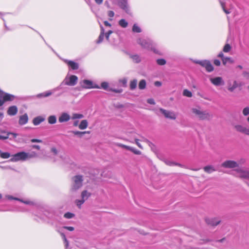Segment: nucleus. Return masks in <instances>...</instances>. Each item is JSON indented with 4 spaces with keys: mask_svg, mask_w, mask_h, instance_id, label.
<instances>
[{
    "mask_svg": "<svg viewBox=\"0 0 249 249\" xmlns=\"http://www.w3.org/2000/svg\"><path fill=\"white\" fill-rule=\"evenodd\" d=\"M36 156V154L35 152L32 154H29L28 153L22 151L12 155L10 160L12 162H17L20 160L24 161Z\"/></svg>",
    "mask_w": 249,
    "mask_h": 249,
    "instance_id": "1",
    "label": "nucleus"
},
{
    "mask_svg": "<svg viewBox=\"0 0 249 249\" xmlns=\"http://www.w3.org/2000/svg\"><path fill=\"white\" fill-rule=\"evenodd\" d=\"M137 43L144 49L153 51L156 53H159V51L156 48L155 44L150 40L139 38L137 40Z\"/></svg>",
    "mask_w": 249,
    "mask_h": 249,
    "instance_id": "2",
    "label": "nucleus"
},
{
    "mask_svg": "<svg viewBox=\"0 0 249 249\" xmlns=\"http://www.w3.org/2000/svg\"><path fill=\"white\" fill-rule=\"evenodd\" d=\"M192 111L199 120H208L212 118V115L206 111H203L196 108H192Z\"/></svg>",
    "mask_w": 249,
    "mask_h": 249,
    "instance_id": "3",
    "label": "nucleus"
},
{
    "mask_svg": "<svg viewBox=\"0 0 249 249\" xmlns=\"http://www.w3.org/2000/svg\"><path fill=\"white\" fill-rule=\"evenodd\" d=\"M14 98V95L5 93L0 89V107L2 106L5 102L13 101Z\"/></svg>",
    "mask_w": 249,
    "mask_h": 249,
    "instance_id": "4",
    "label": "nucleus"
},
{
    "mask_svg": "<svg viewBox=\"0 0 249 249\" xmlns=\"http://www.w3.org/2000/svg\"><path fill=\"white\" fill-rule=\"evenodd\" d=\"M73 181L71 190L75 191L82 186L83 177L80 175L75 176L73 178Z\"/></svg>",
    "mask_w": 249,
    "mask_h": 249,
    "instance_id": "5",
    "label": "nucleus"
},
{
    "mask_svg": "<svg viewBox=\"0 0 249 249\" xmlns=\"http://www.w3.org/2000/svg\"><path fill=\"white\" fill-rule=\"evenodd\" d=\"M81 87L83 89H99L98 85L94 84L89 80H84L80 82Z\"/></svg>",
    "mask_w": 249,
    "mask_h": 249,
    "instance_id": "6",
    "label": "nucleus"
},
{
    "mask_svg": "<svg viewBox=\"0 0 249 249\" xmlns=\"http://www.w3.org/2000/svg\"><path fill=\"white\" fill-rule=\"evenodd\" d=\"M196 63L204 68L208 72H211L213 71V67L211 62L209 60L199 61Z\"/></svg>",
    "mask_w": 249,
    "mask_h": 249,
    "instance_id": "7",
    "label": "nucleus"
},
{
    "mask_svg": "<svg viewBox=\"0 0 249 249\" xmlns=\"http://www.w3.org/2000/svg\"><path fill=\"white\" fill-rule=\"evenodd\" d=\"M160 111L166 118L170 119L171 120H175L176 119V115L175 113L172 111H170L163 108H160Z\"/></svg>",
    "mask_w": 249,
    "mask_h": 249,
    "instance_id": "8",
    "label": "nucleus"
},
{
    "mask_svg": "<svg viewBox=\"0 0 249 249\" xmlns=\"http://www.w3.org/2000/svg\"><path fill=\"white\" fill-rule=\"evenodd\" d=\"M78 77L76 75H71L69 79H65V84L67 86H73L77 82Z\"/></svg>",
    "mask_w": 249,
    "mask_h": 249,
    "instance_id": "9",
    "label": "nucleus"
},
{
    "mask_svg": "<svg viewBox=\"0 0 249 249\" xmlns=\"http://www.w3.org/2000/svg\"><path fill=\"white\" fill-rule=\"evenodd\" d=\"M221 166L224 168H233L238 167V164L234 160H228L223 162L222 163Z\"/></svg>",
    "mask_w": 249,
    "mask_h": 249,
    "instance_id": "10",
    "label": "nucleus"
},
{
    "mask_svg": "<svg viewBox=\"0 0 249 249\" xmlns=\"http://www.w3.org/2000/svg\"><path fill=\"white\" fill-rule=\"evenodd\" d=\"M206 223L211 226H216L220 223V220L216 218H205Z\"/></svg>",
    "mask_w": 249,
    "mask_h": 249,
    "instance_id": "11",
    "label": "nucleus"
},
{
    "mask_svg": "<svg viewBox=\"0 0 249 249\" xmlns=\"http://www.w3.org/2000/svg\"><path fill=\"white\" fill-rule=\"evenodd\" d=\"M237 176L240 178L249 179V171L243 169H237Z\"/></svg>",
    "mask_w": 249,
    "mask_h": 249,
    "instance_id": "12",
    "label": "nucleus"
},
{
    "mask_svg": "<svg viewBox=\"0 0 249 249\" xmlns=\"http://www.w3.org/2000/svg\"><path fill=\"white\" fill-rule=\"evenodd\" d=\"M10 135H12L14 138H16L17 136V134L16 133L1 131L0 132V140H6Z\"/></svg>",
    "mask_w": 249,
    "mask_h": 249,
    "instance_id": "13",
    "label": "nucleus"
},
{
    "mask_svg": "<svg viewBox=\"0 0 249 249\" xmlns=\"http://www.w3.org/2000/svg\"><path fill=\"white\" fill-rule=\"evenodd\" d=\"M234 128L236 131L244 133L246 135H249V128H247L242 125H235Z\"/></svg>",
    "mask_w": 249,
    "mask_h": 249,
    "instance_id": "14",
    "label": "nucleus"
},
{
    "mask_svg": "<svg viewBox=\"0 0 249 249\" xmlns=\"http://www.w3.org/2000/svg\"><path fill=\"white\" fill-rule=\"evenodd\" d=\"M210 81L213 85L216 86L224 84V82L221 77L212 78L210 79Z\"/></svg>",
    "mask_w": 249,
    "mask_h": 249,
    "instance_id": "15",
    "label": "nucleus"
},
{
    "mask_svg": "<svg viewBox=\"0 0 249 249\" xmlns=\"http://www.w3.org/2000/svg\"><path fill=\"white\" fill-rule=\"evenodd\" d=\"M119 6L127 14H130V10L125 0H121L119 3Z\"/></svg>",
    "mask_w": 249,
    "mask_h": 249,
    "instance_id": "16",
    "label": "nucleus"
},
{
    "mask_svg": "<svg viewBox=\"0 0 249 249\" xmlns=\"http://www.w3.org/2000/svg\"><path fill=\"white\" fill-rule=\"evenodd\" d=\"M18 112V108L15 106L10 107L7 110V114L10 116L15 115Z\"/></svg>",
    "mask_w": 249,
    "mask_h": 249,
    "instance_id": "17",
    "label": "nucleus"
},
{
    "mask_svg": "<svg viewBox=\"0 0 249 249\" xmlns=\"http://www.w3.org/2000/svg\"><path fill=\"white\" fill-rule=\"evenodd\" d=\"M28 121V117L27 114H24L20 116L18 123L20 125H23L27 123Z\"/></svg>",
    "mask_w": 249,
    "mask_h": 249,
    "instance_id": "18",
    "label": "nucleus"
},
{
    "mask_svg": "<svg viewBox=\"0 0 249 249\" xmlns=\"http://www.w3.org/2000/svg\"><path fill=\"white\" fill-rule=\"evenodd\" d=\"M70 119V116L66 113H63L59 117L58 121L60 123H63L68 121Z\"/></svg>",
    "mask_w": 249,
    "mask_h": 249,
    "instance_id": "19",
    "label": "nucleus"
},
{
    "mask_svg": "<svg viewBox=\"0 0 249 249\" xmlns=\"http://www.w3.org/2000/svg\"><path fill=\"white\" fill-rule=\"evenodd\" d=\"M68 65L72 70H77L78 69V65L77 63L72 61H68L67 62Z\"/></svg>",
    "mask_w": 249,
    "mask_h": 249,
    "instance_id": "20",
    "label": "nucleus"
},
{
    "mask_svg": "<svg viewBox=\"0 0 249 249\" xmlns=\"http://www.w3.org/2000/svg\"><path fill=\"white\" fill-rule=\"evenodd\" d=\"M204 171L208 174H211L215 171V168L212 165H207L203 168Z\"/></svg>",
    "mask_w": 249,
    "mask_h": 249,
    "instance_id": "21",
    "label": "nucleus"
},
{
    "mask_svg": "<svg viewBox=\"0 0 249 249\" xmlns=\"http://www.w3.org/2000/svg\"><path fill=\"white\" fill-rule=\"evenodd\" d=\"M44 121V119L43 117L38 116V117L35 118L33 119V123L34 125H38L39 124H40L41 123H42Z\"/></svg>",
    "mask_w": 249,
    "mask_h": 249,
    "instance_id": "22",
    "label": "nucleus"
},
{
    "mask_svg": "<svg viewBox=\"0 0 249 249\" xmlns=\"http://www.w3.org/2000/svg\"><path fill=\"white\" fill-rule=\"evenodd\" d=\"M105 36L104 29L103 26H101V33L99 35V36L97 40V43H100L102 42L103 40L104 37Z\"/></svg>",
    "mask_w": 249,
    "mask_h": 249,
    "instance_id": "23",
    "label": "nucleus"
},
{
    "mask_svg": "<svg viewBox=\"0 0 249 249\" xmlns=\"http://www.w3.org/2000/svg\"><path fill=\"white\" fill-rule=\"evenodd\" d=\"M88 125V121L86 120H83L81 122L80 124L79 125V128L80 129H84L87 127Z\"/></svg>",
    "mask_w": 249,
    "mask_h": 249,
    "instance_id": "24",
    "label": "nucleus"
},
{
    "mask_svg": "<svg viewBox=\"0 0 249 249\" xmlns=\"http://www.w3.org/2000/svg\"><path fill=\"white\" fill-rule=\"evenodd\" d=\"M137 85V80L136 79H133L130 81L129 83V87L131 90L135 89Z\"/></svg>",
    "mask_w": 249,
    "mask_h": 249,
    "instance_id": "25",
    "label": "nucleus"
},
{
    "mask_svg": "<svg viewBox=\"0 0 249 249\" xmlns=\"http://www.w3.org/2000/svg\"><path fill=\"white\" fill-rule=\"evenodd\" d=\"M146 83L145 80H141L138 85V87L140 89H145Z\"/></svg>",
    "mask_w": 249,
    "mask_h": 249,
    "instance_id": "26",
    "label": "nucleus"
},
{
    "mask_svg": "<svg viewBox=\"0 0 249 249\" xmlns=\"http://www.w3.org/2000/svg\"><path fill=\"white\" fill-rule=\"evenodd\" d=\"M12 156L9 152H1L0 150V157L1 158L3 159H8Z\"/></svg>",
    "mask_w": 249,
    "mask_h": 249,
    "instance_id": "27",
    "label": "nucleus"
},
{
    "mask_svg": "<svg viewBox=\"0 0 249 249\" xmlns=\"http://www.w3.org/2000/svg\"><path fill=\"white\" fill-rule=\"evenodd\" d=\"M90 196V194L88 193L87 191L84 190L81 193L82 198L83 199H87Z\"/></svg>",
    "mask_w": 249,
    "mask_h": 249,
    "instance_id": "28",
    "label": "nucleus"
},
{
    "mask_svg": "<svg viewBox=\"0 0 249 249\" xmlns=\"http://www.w3.org/2000/svg\"><path fill=\"white\" fill-rule=\"evenodd\" d=\"M228 62L232 64V63H234V60H232L230 57L223 58L222 63H223V65H225Z\"/></svg>",
    "mask_w": 249,
    "mask_h": 249,
    "instance_id": "29",
    "label": "nucleus"
},
{
    "mask_svg": "<svg viewBox=\"0 0 249 249\" xmlns=\"http://www.w3.org/2000/svg\"><path fill=\"white\" fill-rule=\"evenodd\" d=\"M119 24L123 28H126L128 25V23L124 19H121L119 21Z\"/></svg>",
    "mask_w": 249,
    "mask_h": 249,
    "instance_id": "30",
    "label": "nucleus"
},
{
    "mask_svg": "<svg viewBox=\"0 0 249 249\" xmlns=\"http://www.w3.org/2000/svg\"><path fill=\"white\" fill-rule=\"evenodd\" d=\"M132 31L135 33H141L142 30L140 27L136 24H134L132 27Z\"/></svg>",
    "mask_w": 249,
    "mask_h": 249,
    "instance_id": "31",
    "label": "nucleus"
},
{
    "mask_svg": "<svg viewBox=\"0 0 249 249\" xmlns=\"http://www.w3.org/2000/svg\"><path fill=\"white\" fill-rule=\"evenodd\" d=\"M48 123L50 124H54L56 122V119L55 116H50L48 118Z\"/></svg>",
    "mask_w": 249,
    "mask_h": 249,
    "instance_id": "32",
    "label": "nucleus"
},
{
    "mask_svg": "<svg viewBox=\"0 0 249 249\" xmlns=\"http://www.w3.org/2000/svg\"><path fill=\"white\" fill-rule=\"evenodd\" d=\"M130 57L132 59L133 61L135 63H139L141 61V59L139 56L137 54L132 55L130 56Z\"/></svg>",
    "mask_w": 249,
    "mask_h": 249,
    "instance_id": "33",
    "label": "nucleus"
},
{
    "mask_svg": "<svg viewBox=\"0 0 249 249\" xmlns=\"http://www.w3.org/2000/svg\"><path fill=\"white\" fill-rule=\"evenodd\" d=\"M220 5L221 6V7L223 10V11L226 14H230L231 12L227 10L226 9V4L225 2L222 1H220Z\"/></svg>",
    "mask_w": 249,
    "mask_h": 249,
    "instance_id": "34",
    "label": "nucleus"
},
{
    "mask_svg": "<svg viewBox=\"0 0 249 249\" xmlns=\"http://www.w3.org/2000/svg\"><path fill=\"white\" fill-rule=\"evenodd\" d=\"M231 47L229 44H226L224 46L223 51L225 53H228L231 50Z\"/></svg>",
    "mask_w": 249,
    "mask_h": 249,
    "instance_id": "35",
    "label": "nucleus"
},
{
    "mask_svg": "<svg viewBox=\"0 0 249 249\" xmlns=\"http://www.w3.org/2000/svg\"><path fill=\"white\" fill-rule=\"evenodd\" d=\"M238 87V84L236 81L233 82V85L228 88V90L230 91H233L236 88Z\"/></svg>",
    "mask_w": 249,
    "mask_h": 249,
    "instance_id": "36",
    "label": "nucleus"
},
{
    "mask_svg": "<svg viewBox=\"0 0 249 249\" xmlns=\"http://www.w3.org/2000/svg\"><path fill=\"white\" fill-rule=\"evenodd\" d=\"M183 95L188 97H191L192 96V92L188 89H184L183 92Z\"/></svg>",
    "mask_w": 249,
    "mask_h": 249,
    "instance_id": "37",
    "label": "nucleus"
},
{
    "mask_svg": "<svg viewBox=\"0 0 249 249\" xmlns=\"http://www.w3.org/2000/svg\"><path fill=\"white\" fill-rule=\"evenodd\" d=\"M166 60L164 59L160 58L157 60V63L160 66L164 65L166 64Z\"/></svg>",
    "mask_w": 249,
    "mask_h": 249,
    "instance_id": "38",
    "label": "nucleus"
},
{
    "mask_svg": "<svg viewBox=\"0 0 249 249\" xmlns=\"http://www.w3.org/2000/svg\"><path fill=\"white\" fill-rule=\"evenodd\" d=\"M85 199H82L81 200H76L75 203L79 208H81V206L84 203Z\"/></svg>",
    "mask_w": 249,
    "mask_h": 249,
    "instance_id": "39",
    "label": "nucleus"
},
{
    "mask_svg": "<svg viewBox=\"0 0 249 249\" xmlns=\"http://www.w3.org/2000/svg\"><path fill=\"white\" fill-rule=\"evenodd\" d=\"M64 216L66 218L70 219L74 216V214L70 212H67L64 214Z\"/></svg>",
    "mask_w": 249,
    "mask_h": 249,
    "instance_id": "40",
    "label": "nucleus"
},
{
    "mask_svg": "<svg viewBox=\"0 0 249 249\" xmlns=\"http://www.w3.org/2000/svg\"><path fill=\"white\" fill-rule=\"evenodd\" d=\"M117 145L120 147L124 148V149L129 150V151H130V150H131V147L122 144V143H118L117 144Z\"/></svg>",
    "mask_w": 249,
    "mask_h": 249,
    "instance_id": "41",
    "label": "nucleus"
},
{
    "mask_svg": "<svg viewBox=\"0 0 249 249\" xmlns=\"http://www.w3.org/2000/svg\"><path fill=\"white\" fill-rule=\"evenodd\" d=\"M101 88L105 90H108V84L107 82H104L101 83Z\"/></svg>",
    "mask_w": 249,
    "mask_h": 249,
    "instance_id": "42",
    "label": "nucleus"
},
{
    "mask_svg": "<svg viewBox=\"0 0 249 249\" xmlns=\"http://www.w3.org/2000/svg\"><path fill=\"white\" fill-rule=\"evenodd\" d=\"M83 117V115L81 114L74 113L72 115V119H81Z\"/></svg>",
    "mask_w": 249,
    "mask_h": 249,
    "instance_id": "43",
    "label": "nucleus"
},
{
    "mask_svg": "<svg viewBox=\"0 0 249 249\" xmlns=\"http://www.w3.org/2000/svg\"><path fill=\"white\" fill-rule=\"evenodd\" d=\"M72 133L75 135H78L80 137H82L84 134H86V132H81L78 131H72Z\"/></svg>",
    "mask_w": 249,
    "mask_h": 249,
    "instance_id": "44",
    "label": "nucleus"
},
{
    "mask_svg": "<svg viewBox=\"0 0 249 249\" xmlns=\"http://www.w3.org/2000/svg\"><path fill=\"white\" fill-rule=\"evenodd\" d=\"M131 150H130V151L132 152L134 154L136 155H141L142 153L140 150H137L132 147L131 148Z\"/></svg>",
    "mask_w": 249,
    "mask_h": 249,
    "instance_id": "45",
    "label": "nucleus"
},
{
    "mask_svg": "<svg viewBox=\"0 0 249 249\" xmlns=\"http://www.w3.org/2000/svg\"><path fill=\"white\" fill-rule=\"evenodd\" d=\"M243 114L245 116H247L249 114V107H246L243 109Z\"/></svg>",
    "mask_w": 249,
    "mask_h": 249,
    "instance_id": "46",
    "label": "nucleus"
},
{
    "mask_svg": "<svg viewBox=\"0 0 249 249\" xmlns=\"http://www.w3.org/2000/svg\"><path fill=\"white\" fill-rule=\"evenodd\" d=\"M119 82L122 84V85L124 87H125L126 86L127 83V79L126 78H123L122 79H120L119 80Z\"/></svg>",
    "mask_w": 249,
    "mask_h": 249,
    "instance_id": "47",
    "label": "nucleus"
},
{
    "mask_svg": "<svg viewBox=\"0 0 249 249\" xmlns=\"http://www.w3.org/2000/svg\"><path fill=\"white\" fill-rule=\"evenodd\" d=\"M135 143L136 144H137V145L141 149H142L143 147L142 146V145H141V144L140 143V140L138 139H135Z\"/></svg>",
    "mask_w": 249,
    "mask_h": 249,
    "instance_id": "48",
    "label": "nucleus"
},
{
    "mask_svg": "<svg viewBox=\"0 0 249 249\" xmlns=\"http://www.w3.org/2000/svg\"><path fill=\"white\" fill-rule=\"evenodd\" d=\"M112 31L111 30L108 31L107 33H106L105 36L107 40H108L109 38V36L112 33Z\"/></svg>",
    "mask_w": 249,
    "mask_h": 249,
    "instance_id": "49",
    "label": "nucleus"
},
{
    "mask_svg": "<svg viewBox=\"0 0 249 249\" xmlns=\"http://www.w3.org/2000/svg\"><path fill=\"white\" fill-rule=\"evenodd\" d=\"M52 94V92L48 91L45 93H42L40 95L42 97H48Z\"/></svg>",
    "mask_w": 249,
    "mask_h": 249,
    "instance_id": "50",
    "label": "nucleus"
},
{
    "mask_svg": "<svg viewBox=\"0 0 249 249\" xmlns=\"http://www.w3.org/2000/svg\"><path fill=\"white\" fill-rule=\"evenodd\" d=\"M61 235L62 237H63L64 242H67V247H68V246H69V242H68V240L67 239L64 233H61Z\"/></svg>",
    "mask_w": 249,
    "mask_h": 249,
    "instance_id": "51",
    "label": "nucleus"
},
{
    "mask_svg": "<svg viewBox=\"0 0 249 249\" xmlns=\"http://www.w3.org/2000/svg\"><path fill=\"white\" fill-rule=\"evenodd\" d=\"M243 75L246 78L249 79V71H244L243 72Z\"/></svg>",
    "mask_w": 249,
    "mask_h": 249,
    "instance_id": "52",
    "label": "nucleus"
},
{
    "mask_svg": "<svg viewBox=\"0 0 249 249\" xmlns=\"http://www.w3.org/2000/svg\"><path fill=\"white\" fill-rule=\"evenodd\" d=\"M147 102L148 103L151 104V105H154L155 104V102L154 101V100L153 99L150 98L148 99L147 100Z\"/></svg>",
    "mask_w": 249,
    "mask_h": 249,
    "instance_id": "53",
    "label": "nucleus"
},
{
    "mask_svg": "<svg viewBox=\"0 0 249 249\" xmlns=\"http://www.w3.org/2000/svg\"><path fill=\"white\" fill-rule=\"evenodd\" d=\"M213 63L215 65L217 66H219L220 65V61L218 59H215L213 61Z\"/></svg>",
    "mask_w": 249,
    "mask_h": 249,
    "instance_id": "54",
    "label": "nucleus"
},
{
    "mask_svg": "<svg viewBox=\"0 0 249 249\" xmlns=\"http://www.w3.org/2000/svg\"><path fill=\"white\" fill-rule=\"evenodd\" d=\"M31 142H42V141L39 139H33L31 140Z\"/></svg>",
    "mask_w": 249,
    "mask_h": 249,
    "instance_id": "55",
    "label": "nucleus"
},
{
    "mask_svg": "<svg viewBox=\"0 0 249 249\" xmlns=\"http://www.w3.org/2000/svg\"><path fill=\"white\" fill-rule=\"evenodd\" d=\"M64 228L69 230V231H73L74 230V228L73 227L64 226Z\"/></svg>",
    "mask_w": 249,
    "mask_h": 249,
    "instance_id": "56",
    "label": "nucleus"
},
{
    "mask_svg": "<svg viewBox=\"0 0 249 249\" xmlns=\"http://www.w3.org/2000/svg\"><path fill=\"white\" fill-rule=\"evenodd\" d=\"M108 16L110 18H112L114 16V13L112 11H109L108 12Z\"/></svg>",
    "mask_w": 249,
    "mask_h": 249,
    "instance_id": "57",
    "label": "nucleus"
},
{
    "mask_svg": "<svg viewBox=\"0 0 249 249\" xmlns=\"http://www.w3.org/2000/svg\"><path fill=\"white\" fill-rule=\"evenodd\" d=\"M112 91L116 92V93H121L123 91V90L122 89H110Z\"/></svg>",
    "mask_w": 249,
    "mask_h": 249,
    "instance_id": "58",
    "label": "nucleus"
},
{
    "mask_svg": "<svg viewBox=\"0 0 249 249\" xmlns=\"http://www.w3.org/2000/svg\"><path fill=\"white\" fill-rule=\"evenodd\" d=\"M104 25L106 26H108V27H111V25L110 23H109L108 21H105L104 22Z\"/></svg>",
    "mask_w": 249,
    "mask_h": 249,
    "instance_id": "59",
    "label": "nucleus"
},
{
    "mask_svg": "<svg viewBox=\"0 0 249 249\" xmlns=\"http://www.w3.org/2000/svg\"><path fill=\"white\" fill-rule=\"evenodd\" d=\"M32 147L37 150H39L40 148V146L38 145H32Z\"/></svg>",
    "mask_w": 249,
    "mask_h": 249,
    "instance_id": "60",
    "label": "nucleus"
},
{
    "mask_svg": "<svg viewBox=\"0 0 249 249\" xmlns=\"http://www.w3.org/2000/svg\"><path fill=\"white\" fill-rule=\"evenodd\" d=\"M51 151L55 155L57 154V150L55 148H52Z\"/></svg>",
    "mask_w": 249,
    "mask_h": 249,
    "instance_id": "61",
    "label": "nucleus"
},
{
    "mask_svg": "<svg viewBox=\"0 0 249 249\" xmlns=\"http://www.w3.org/2000/svg\"><path fill=\"white\" fill-rule=\"evenodd\" d=\"M161 85V83L159 81H156L155 82V85L158 87L160 86Z\"/></svg>",
    "mask_w": 249,
    "mask_h": 249,
    "instance_id": "62",
    "label": "nucleus"
},
{
    "mask_svg": "<svg viewBox=\"0 0 249 249\" xmlns=\"http://www.w3.org/2000/svg\"><path fill=\"white\" fill-rule=\"evenodd\" d=\"M218 56L219 57L221 58H222V59H223V58H225V57H224V54H223V53H222V52H220V53H219V54L218 55Z\"/></svg>",
    "mask_w": 249,
    "mask_h": 249,
    "instance_id": "63",
    "label": "nucleus"
},
{
    "mask_svg": "<svg viewBox=\"0 0 249 249\" xmlns=\"http://www.w3.org/2000/svg\"><path fill=\"white\" fill-rule=\"evenodd\" d=\"M96 3L98 4H100L103 2V0H94Z\"/></svg>",
    "mask_w": 249,
    "mask_h": 249,
    "instance_id": "64",
    "label": "nucleus"
}]
</instances>
